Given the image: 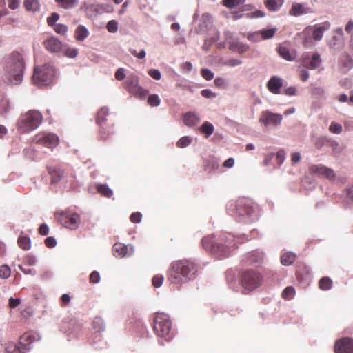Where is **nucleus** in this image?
<instances>
[{
  "label": "nucleus",
  "instance_id": "obj_31",
  "mask_svg": "<svg viewBox=\"0 0 353 353\" xmlns=\"http://www.w3.org/2000/svg\"><path fill=\"white\" fill-rule=\"evenodd\" d=\"M55 1L64 9H72L79 3V0H55Z\"/></svg>",
  "mask_w": 353,
  "mask_h": 353
},
{
  "label": "nucleus",
  "instance_id": "obj_55",
  "mask_svg": "<svg viewBox=\"0 0 353 353\" xmlns=\"http://www.w3.org/2000/svg\"><path fill=\"white\" fill-rule=\"evenodd\" d=\"M276 159L279 166L281 165L285 159V151L283 150L278 151L276 154Z\"/></svg>",
  "mask_w": 353,
  "mask_h": 353
},
{
  "label": "nucleus",
  "instance_id": "obj_59",
  "mask_svg": "<svg viewBox=\"0 0 353 353\" xmlns=\"http://www.w3.org/2000/svg\"><path fill=\"white\" fill-rule=\"evenodd\" d=\"M201 96L204 98L212 99L216 97V94L210 89H205L201 91Z\"/></svg>",
  "mask_w": 353,
  "mask_h": 353
},
{
  "label": "nucleus",
  "instance_id": "obj_19",
  "mask_svg": "<svg viewBox=\"0 0 353 353\" xmlns=\"http://www.w3.org/2000/svg\"><path fill=\"white\" fill-rule=\"evenodd\" d=\"M339 67L343 73H347L353 68V58L348 53H343L339 59Z\"/></svg>",
  "mask_w": 353,
  "mask_h": 353
},
{
  "label": "nucleus",
  "instance_id": "obj_20",
  "mask_svg": "<svg viewBox=\"0 0 353 353\" xmlns=\"http://www.w3.org/2000/svg\"><path fill=\"white\" fill-rule=\"evenodd\" d=\"M283 86V80L277 76L272 77L267 83L268 90L274 94L281 93V88Z\"/></svg>",
  "mask_w": 353,
  "mask_h": 353
},
{
  "label": "nucleus",
  "instance_id": "obj_46",
  "mask_svg": "<svg viewBox=\"0 0 353 353\" xmlns=\"http://www.w3.org/2000/svg\"><path fill=\"white\" fill-rule=\"evenodd\" d=\"M10 268L7 265L0 266V278L8 279L10 276Z\"/></svg>",
  "mask_w": 353,
  "mask_h": 353
},
{
  "label": "nucleus",
  "instance_id": "obj_13",
  "mask_svg": "<svg viewBox=\"0 0 353 353\" xmlns=\"http://www.w3.org/2000/svg\"><path fill=\"white\" fill-rule=\"evenodd\" d=\"M283 120V116L279 113H274L270 110H264L261 112L259 122L265 126L279 125Z\"/></svg>",
  "mask_w": 353,
  "mask_h": 353
},
{
  "label": "nucleus",
  "instance_id": "obj_37",
  "mask_svg": "<svg viewBox=\"0 0 353 353\" xmlns=\"http://www.w3.org/2000/svg\"><path fill=\"white\" fill-rule=\"evenodd\" d=\"M92 325L97 332H101L105 330V323L101 317H95Z\"/></svg>",
  "mask_w": 353,
  "mask_h": 353
},
{
  "label": "nucleus",
  "instance_id": "obj_41",
  "mask_svg": "<svg viewBox=\"0 0 353 353\" xmlns=\"http://www.w3.org/2000/svg\"><path fill=\"white\" fill-rule=\"evenodd\" d=\"M246 0H223V5L228 8H234L243 4Z\"/></svg>",
  "mask_w": 353,
  "mask_h": 353
},
{
  "label": "nucleus",
  "instance_id": "obj_57",
  "mask_svg": "<svg viewBox=\"0 0 353 353\" xmlns=\"http://www.w3.org/2000/svg\"><path fill=\"white\" fill-rule=\"evenodd\" d=\"M101 279L100 274L97 271H93L90 275V281L94 284L99 283Z\"/></svg>",
  "mask_w": 353,
  "mask_h": 353
},
{
  "label": "nucleus",
  "instance_id": "obj_3",
  "mask_svg": "<svg viewBox=\"0 0 353 353\" xmlns=\"http://www.w3.org/2000/svg\"><path fill=\"white\" fill-rule=\"evenodd\" d=\"M198 271L197 265L191 261L173 262L167 272L168 279L173 284H182L192 280Z\"/></svg>",
  "mask_w": 353,
  "mask_h": 353
},
{
  "label": "nucleus",
  "instance_id": "obj_17",
  "mask_svg": "<svg viewBox=\"0 0 353 353\" xmlns=\"http://www.w3.org/2000/svg\"><path fill=\"white\" fill-rule=\"evenodd\" d=\"M113 253L116 257H125L131 256L134 252L133 246L126 245L121 243H117L112 248Z\"/></svg>",
  "mask_w": 353,
  "mask_h": 353
},
{
  "label": "nucleus",
  "instance_id": "obj_33",
  "mask_svg": "<svg viewBox=\"0 0 353 353\" xmlns=\"http://www.w3.org/2000/svg\"><path fill=\"white\" fill-rule=\"evenodd\" d=\"M23 5L28 11L36 12L39 9L38 0H24Z\"/></svg>",
  "mask_w": 353,
  "mask_h": 353
},
{
  "label": "nucleus",
  "instance_id": "obj_58",
  "mask_svg": "<svg viewBox=\"0 0 353 353\" xmlns=\"http://www.w3.org/2000/svg\"><path fill=\"white\" fill-rule=\"evenodd\" d=\"M148 74L155 80H159L161 78V72L157 69H151L148 71Z\"/></svg>",
  "mask_w": 353,
  "mask_h": 353
},
{
  "label": "nucleus",
  "instance_id": "obj_15",
  "mask_svg": "<svg viewBox=\"0 0 353 353\" xmlns=\"http://www.w3.org/2000/svg\"><path fill=\"white\" fill-rule=\"evenodd\" d=\"M330 23L329 21H325L321 23L315 24L313 26H307L305 29V32L309 33L312 32V37L315 41L322 39L324 32L329 30Z\"/></svg>",
  "mask_w": 353,
  "mask_h": 353
},
{
  "label": "nucleus",
  "instance_id": "obj_51",
  "mask_svg": "<svg viewBox=\"0 0 353 353\" xmlns=\"http://www.w3.org/2000/svg\"><path fill=\"white\" fill-rule=\"evenodd\" d=\"M163 281H164V277L163 275H161V274L155 275L152 278V285L155 288H159L162 285Z\"/></svg>",
  "mask_w": 353,
  "mask_h": 353
},
{
  "label": "nucleus",
  "instance_id": "obj_23",
  "mask_svg": "<svg viewBox=\"0 0 353 353\" xmlns=\"http://www.w3.org/2000/svg\"><path fill=\"white\" fill-rule=\"evenodd\" d=\"M89 36V31L88 28L83 26L79 25L77 27L74 32V37L78 41H84Z\"/></svg>",
  "mask_w": 353,
  "mask_h": 353
},
{
  "label": "nucleus",
  "instance_id": "obj_12",
  "mask_svg": "<svg viewBox=\"0 0 353 353\" xmlns=\"http://www.w3.org/2000/svg\"><path fill=\"white\" fill-rule=\"evenodd\" d=\"M81 221L80 215L77 213L63 212L59 217V221L65 228L70 230L78 228Z\"/></svg>",
  "mask_w": 353,
  "mask_h": 353
},
{
  "label": "nucleus",
  "instance_id": "obj_62",
  "mask_svg": "<svg viewBox=\"0 0 353 353\" xmlns=\"http://www.w3.org/2000/svg\"><path fill=\"white\" fill-rule=\"evenodd\" d=\"M39 232L41 235L46 236L49 233V228L46 223H43L39 228Z\"/></svg>",
  "mask_w": 353,
  "mask_h": 353
},
{
  "label": "nucleus",
  "instance_id": "obj_38",
  "mask_svg": "<svg viewBox=\"0 0 353 353\" xmlns=\"http://www.w3.org/2000/svg\"><path fill=\"white\" fill-rule=\"evenodd\" d=\"M277 31L276 28H272L270 29H263L260 30L263 40H267L272 38L276 32Z\"/></svg>",
  "mask_w": 353,
  "mask_h": 353
},
{
  "label": "nucleus",
  "instance_id": "obj_25",
  "mask_svg": "<svg viewBox=\"0 0 353 353\" xmlns=\"http://www.w3.org/2000/svg\"><path fill=\"white\" fill-rule=\"evenodd\" d=\"M263 254L259 251H252L247 256L248 262L250 264H259L263 261Z\"/></svg>",
  "mask_w": 353,
  "mask_h": 353
},
{
  "label": "nucleus",
  "instance_id": "obj_1",
  "mask_svg": "<svg viewBox=\"0 0 353 353\" xmlns=\"http://www.w3.org/2000/svg\"><path fill=\"white\" fill-rule=\"evenodd\" d=\"M226 210L230 215L234 216L237 221L245 223H252L259 216L258 205L247 198L230 201L227 204Z\"/></svg>",
  "mask_w": 353,
  "mask_h": 353
},
{
  "label": "nucleus",
  "instance_id": "obj_60",
  "mask_svg": "<svg viewBox=\"0 0 353 353\" xmlns=\"http://www.w3.org/2000/svg\"><path fill=\"white\" fill-rule=\"evenodd\" d=\"M45 244L48 248H52L56 246L57 241L54 237L49 236L45 239Z\"/></svg>",
  "mask_w": 353,
  "mask_h": 353
},
{
  "label": "nucleus",
  "instance_id": "obj_27",
  "mask_svg": "<svg viewBox=\"0 0 353 353\" xmlns=\"http://www.w3.org/2000/svg\"><path fill=\"white\" fill-rule=\"evenodd\" d=\"M17 243L19 246L24 250H29L31 248V240L28 235H19Z\"/></svg>",
  "mask_w": 353,
  "mask_h": 353
},
{
  "label": "nucleus",
  "instance_id": "obj_32",
  "mask_svg": "<svg viewBox=\"0 0 353 353\" xmlns=\"http://www.w3.org/2000/svg\"><path fill=\"white\" fill-rule=\"evenodd\" d=\"M200 130L203 134H205V137L208 138L213 134L214 128L211 123L205 121L200 127Z\"/></svg>",
  "mask_w": 353,
  "mask_h": 353
},
{
  "label": "nucleus",
  "instance_id": "obj_56",
  "mask_svg": "<svg viewBox=\"0 0 353 353\" xmlns=\"http://www.w3.org/2000/svg\"><path fill=\"white\" fill-rule=\"evenodd\" d=\"M241 63H242V61L239 59H231L226 60L223 63V65H228L230 67H236V66L241 65Z\"/></svg>",
  "mask_w": 353,
  "mask_h": 353
},
{
  "label": "nucleus",
  "instance_id": "obj_52",
  "mask_svg": "<svg viewBox=\"0 0 353 353\" xmlns=\"http://www.w3.org/2000/svg\"><path fill=\"white\" fill-rule=\"evenodd\" d=\"M59 19V14L57 12H53L50 17L47 19L48 24L50 26L53 27L56 25V22Z\"/></svg>",
  "mask_w": 353,
  "mask_h": 353
},
{
  "label": "nucleus",
  "instance_id": "obj_28",
  "mask_svg": "<svg viewBox=\"0 0 353 353\" xmlns=\"http://www.w3.org/2000/svg\"><path fill=\"white\" fill-rule=\"evenodd\" d=\"M49 173L51 176L52 183H58L63 176V170L59 168H49Z\"/></svg>",
  "mask_w": 353,
  "mask_h": 353
},
{
  "label": "nucleus",
  "instance_id": "obj_53",
  "mask_svg": "<svg viewBox=\"0 0 353 353\" xmlns=\"http://www.w3.org/2000/svg\"><path fill=\"white\" fill-rule=\"evenodd\" d=\"M201 76L207 81L212 80L214 78V73L209 69L203 68L201 71Z\"/></svg>",
  "mask_w": 353,
  "mask_h": 353
},
{
  "label": "nucleus",
  "instance_id": "obj_43",
  "mask_svg": "<svg viewBox=\"0 0 353 353\" xmlns=\"http://www.w3.org/2000/svg\"><path fill=\"white\" fill-rule=\"evenodd\" d=\"M192 142V139L188 136H184L181 137L176 143V145L179 148H185L188 146Z\"/></svg>",
  "mask_w": 353,
  "mask_h": 353
},
{
  "label": "nucleus",
  "instance_id": "obj_30",
  "mask_svg": "<svg viewBox=\"0 0 353 353\" xmlns=\"http://www.w3.org/2000/svg\"><path fill=\"white\" fill-rule=\"evenodd\" d=\"M307 67L312 70H315L318 67L320 66L321 64V56L319 53H314L312 56L311 59L310 60L309 63H307Z\"/></svg>",
  "mask_w": 353,
  "mask_h": 353
},
{
  "label": "nucleus",
  "instance_id": "obj_8",
  "mask_svg": "<svg viewBox=\"0 0 353 353\" xmlns=\"http://www.w3.org/2000/svg\"><path fill=\"white\" fill-rule=\"evenodd\" d=\"M262 276L256 271L247 270L242 273L241 283L243 294H248L258 288L262 283Z\"/></svg>",
  "mask_w": 353,
  "mask_h": 353
},
{
  "label": "nucleus",
  "instance_id": "obj_42",
  "mask_svg": "<svg viewBox=\"0 0 353 353\" xmlns=\"http://www.w3.org/2000/svg\"><path fill=\"white\" fill-rule=\"evenodd\" d=\"M279 55L285 60L290 61L292 59L290 50L284 46H279L278 48Z\"/></svg>",
  "mask_w": 353,
  "mask_h": 353
},
{
  "label": "nucleus",
  "instance_id": "obj_7",
  "mask_svg": "<svg viewBox=\"0 0 353 353\" xmlns=\"http://www.w3.org/2000/svg\"><path fill=\"white\" fill-rule=\"evenodd\" d=\"M39 339L40 336L37 333L26 332L21 336L19 345L10 343L6 347V353H26L31 349V343Z\"/></svg>",
  "mask_w": 353,
  "mask_h": 353
},
{
  "label": "nucleus",
  "instance_id": "obj_54",
  "mask_svg": "<svg viewBox=\"0 0 353 353\" xmlns=\"http://www.w3.org/2000/svg\"><path fill=\"white\" fill-rule=\"evenodd\" d=\"M107 29L110 32L114 33L118 30V23L115 20L110 21L107 24Z\"/></svg>",
  "mask_w": 353,
  "mask_h": 353
},
{
  "label": "nucleus",
  "instance_id": "obj_40",
  "mask_svg": "<svg viewBox=\"0 0 353 353\" xmlns=\"http://www.w3.org/2000/svg\"><path fill=\"white\" fill-rule=\"evenodd\" d=\"M319 288L323 290H327L332 288V281L329 277H323L319 281Z\"/></svg>",
  "mask_w": 353,
  "mask_h": 353
},
{
  "label": "nucleus",
  "instance_id": "obj_2",
  "mask_svg": "<svg viewBox=\"0 0 353 353\" xmlns=\"http://www.w3.org/2000/svg\"><path fill=\"white\" fill-rule=\"evenodd\" d=\"M202 245L205 250L216 258L222 259L228 256L234 250L236 241L232 234L224 233L219 236L211 235L203 237Z\"/></svg>",
  "mask_w": 353,
  "mask_h": 353
},
{
  "label": "nucleus",
  "instance_id": "obj_10",
  "mask_svg": "<svg viewBox=\"0 0 353 353\" xmlns=\"http://www.w3.org/2000/svg\"><path fill=\"white\" fill-rule=\"evenodd\" d=\"M125 89L137 97L139 99H144L147 94L148 90H144L139 85V79L137 76L134 74L129 75L125 81Z\"/></svg>",
  "mask_w": 353,
  "mask_h": 353
},
{
  "label": "nucleus",
  "instance_id": "obj_4",
  "mask_svg": "<svg viewBox=\"0 0 353 353\" xmlns=\"http://www.w3.org/2000/svg\"><path fill=\"white\" fill-rule=\"evenodd\" d=\"M5 78L13 84L21 83L23 80L25 63L23 57L18 52H12L6 61Z\"/></svg>",
  "mask_w": 353,
  "mask_h": 353
},
{
  "label": "nucleus",
  "instance_id": "obj_18",
  "mask_svg": "<svg viewBox=\"0 0 353 353\" xmlns=\"http://www.w3.org/2000/svg\"><path fill=\"white\" fill-rule=\"evenodd\" d=\"M45 48L51 53H58L61 51L63 46L61 41L55 37H51L43 41Z\"/></svg>",
  "mask_w": 353,
  "mask_h": 353
},
{
  "label": "nucleus",
  "instance_id": "obj_24",
  "mask_svg": "<svg viewBox=\"0 0 353 353\" xmlns=\"http://www.w3.org/2000/svg\"><path fill=\"white\" fill-rule=\"evenodd\" d=\"M283 4V0H265L264 5L270 12L279 11Z\"/></svg>",
  "mask_w": 353,
  "mask_h": 353
},
{
  "label": "nucleus",
  "instance_id": "obj_49",
  "mask_svg": "<svg viewBox=\"0 0 353 353\" xmlns=\"http://www.w3.org/2000/svg\"><path fill=\"white\" fill-rule=\"evenodd\" d=\"M295 294V290L293 287H287L283 291L282 296L284 299H291Z\"/></svg>",
  "mask_w": 353,
  "mask_h": 353
},
{
  "label": "nucleus",
  "instance_id": "obj_9",
  "mask_svg": "<svg viewBox=\"0 0 353 353\" xmlns=\"http://www.w3.org/2000/svg\"><path fill=\"white\" fill-rule=\"evenodd\" d=\"M172 323L168 315L165 313H157L154 321V329L159 337L165 338L169 341L171 336L169 335Z\"/></svg>",
  "mask_w": 353,
  "mask_h": 353
},
{
  "label": "nucleus",
  "instance_id": "obj_36",
  "mask_svg": "<svg viewBox=\"0 0 353 353\" xmlns=\"http://www.w3.org/2000/svg\"><path fill=\"white\" fill-rule=\"evenodd\" d=\"M97 190L101 195L108 198L113 194L112 190L105 184H99L97 186Z\"/></svg>",
  "mask_w": 353,
  "mask_h": 353
},
{
  "label": "nucleus",
  "instance_id": "obj_16",
  "mask_svg": "<svg viewBox=\"0 0 353 353\" xmlns=\"http://www.w3.org/2000/svg\"><path fill=\"white\" fill-rule=\"evenodd\" d=\"M336 353H353V340L350 338H343L336 342Z\"/></svg>",
  "mask_w": 353,
  "mask_h": 353
},
{
  "label": "nucleus",
  "instance_id": "obj_14",
  "mask_svg": "<svg viewBox=\"0 0 353 353\" xmlns=\"http://www.w3.org/2000/svg\"><path fill=\"white\" fill-rule=\"evenodd\" d=\"M310 171L321 177H325L330 181H335L336 179V175L334 171L323 165H312L310 167Z\"/></svg>",
  "mask_w": 353,
  "mask_h": 353
},
{
  "label": "nucleus",
  "instance_id": "obj_11",
  "mask_svg": "<svg viewBox=\"0 0 353 353\" xmlns=\"http://www.w3.org/2000/svg\"><path fill=\"white\" fill-rule=\"evenodd\" d=\"M34 141L36 144L53 149L58 145L59 139L54 133L42 132L37 134L34 137Z\"/></svg>",
  "mask_w": 353,
  "mask_h": 353
},
{
  "label": "nucleus",
  "instance_id": "obj_6",
  "mask_svg": "<svg viewBox=\"0 0 353 353\" xmlns=\"http://www.w3.org/2000/svg\"><path fill=\"white\" fill-rule=\"evenodd\" d=\"M55 76V70L50 64H43L35 66L32 80L39 86H45L50 84Z\"/></svg>",
  "mask_w": 353,
  "mask_h": 353
},
{
  "label": "nucleus",
  "instance_id": "obj_29",
  "mask_svg": "<svg viewBox=\"0 0 353 353\" xmlns=\"http://www.w3.org/2000/svg\"><path fill=\"white\" fill-rule=\"evenodd\" d=\"M305 8L303 4L294 3L292 4L290 14L293 16H299L305 13Z\"/></svg>",
  "mask_w": 353,
  "mask_h": 353
},
{
  "label": "nucleus",
  "instance_id": "obj_5",
  "mask_svg": "<svg viewBox=\"0 0 353 353\" xmlns=\"http://www.w3.org/2000/svg\"><path fill=\"white\" fill-rule=\"evenodd\" d=\"M42 121V114L38 110H31L19 116L17 121V127L21 132L28 133L36 130Z\"/></svg>",
  "mask_w": 353,
  "mask_h": 353
},
{
  "label": "nucleus",
  "instance_id": "obj_26",
  "mask_svg": "<svg viewBox=\"0 0 353 353\" xmlns=\"http://www.w3.org/2000/svg\"><path fill=\"white\" fill-rule=\"evenodd\" d=\"M12 108V106L9 99L6 97H2L0 100V115L3 117L6 116Z\"/></svg>",
  "mask_w": 353,
  "mask_h": 353
},
{
  "label": "nucleus",
  "instance_id": "obj_63",
  "mask_svg": "<svg viewBox=\"0 0 353 353\" xmlns=\"http://www.w3.org/2000/svg\"><path fill=\"white\" fill-rule=\"evenodd\" d=\"M125 77L124 70L123 68H119L115 72V78L121 81Z\"/></svg>",
  "mask_w": 353,
  "mask_h": 353
},
{
  "label": "nucleus",
  "instance_id": "obj_34",
  "mask_svg": "<svg viewBox=\"0 0 353 353\" xmlns=\"http://www.w3.org/2000/svg\"><path fill=\"white\" fill-rule=\"evenodd\" d=\"M295 260V254L291 252L284 253L281 256V262L284 265H291Z\"/></svg>",
  "mask_w": 353,
  "mask_h": 353
},
{
  "label": "nucleus",
  "instance_id": "obj_22",
  "mask_svg": "<svg viewBox=\"0 0 353 353\" xmlns=\"http://www.w3.org/2000/svg\"><path fill=\"white\" fill-rule=\"evenodd\" d=\"M183 123L188 127H192L199 123L200 118L194 112H189L183 115Z\"/></svg>",
  "mask_w": 353,
  "mask_h": 353
},
{
  "label": "nucleus",
  "instance_id": "obj_35",
  "mask_svg": "<svg viewBox=\"0 0 353 353\" xmlns=\"http://www.w3.org/2000/svg\"><path fill=\"white\" fill-rule=\"evenodd\" d=\"M219 162L214 159L208 160L206 164L205 165V170L208 171L209 173L214 172L216 170L219 169Z\"/></svg>",
  "mask_w": 353,
  "mask_h": 353
},
{
  "label": "nucleus",
  "instance_id": "obj_61",
  "mask_svg": "<svg viewBox=\"0 0 353 353\" xmlns=\"http://www.w3.org/2000/svg\"><path fill=\"white\" fill-rule=\"evenodd\" d=\"M142 214L140 212L132 213L130 216V220L133 223H140L141 221Z\"/></svg>",
  "mask_w": 353,
  "mask_h": 353
},
{
  "label": "nucleus",
  "instance_id": "obj_50",
  "mask_svg": "<svg viewBox=\"0 0 353 353\" xmlns=\"http://www.w3.org/2000/svg\"><path fill=\"white\" fill-rule=\"evenodd\" d=\"M54 31L59 34L64 35L68 31V27L65 24L57 23L53 26Z\"/></svg>",
  "mask_w": 353,
  "mask_h": 353
},
{
  "label": "nucleus",
  "instance_id": "obj_48",
  "mask_svg": "<svg viewBox=\"0 0 353 353\" xmlns=\"http://www.w3.org/2000/svg\"><path fill=\"white\" fill-rule=\"evenodd\" d=\"M148 102L151 106H159L161 103V100L157 94H151L148 97Z\"/></svg>",
  "mask_w": 353,
  "mask_h": 353
},
{
  "label": "nucleus",
  "instance_id": "obj_64",
  "mask_svg": "<svg viewBox=\"0 0 353 353\" xmlns=\"http://www.w3.org/2000/svg\"><path fill=\"white\" fill-rule=\"evenodd\" d=\"M348 202L353 205V185L347 190Z\"/></svg>",
  "mask_w": 353,
  "mask_h": 353
},
{
  "label": "nucleus",
  "instance_id": "obj_44",
  "mask_svg": "<svg viewBox=\"0 0 353 353\" xmlns=\"http://www.w3.org/2000/svg\"><path fill=\"white\" fill-rule=\"evenodd\" d=\"M329 130L334 134H339L343 131V127L341 124L336 123V122H332L330 127Z\"/></svg>",
  "mask_w": 353,
  "mask_h": 353
},
{
  "label": "nucleus",
  "instance_id": "obj_39",
  "mask_svg": "<svg viewBox=\"0 0 353 353\" xmlns=\"http://www.w3.org/2000/svg\"><path fill=\"white\" fill-rule=\"evenodd\" d=\"M227 281L230 288L232 289L233 290H239L237 281H236L232 272L227 273Z\"/></svg>",
  "mask_w": 353,
  "mask_h": 353
},
{
  "label": "nucleus",
  "instance_id": "obj_47",
  "mask_svg": "<svg viewBox=\"0 0 353 353\" xmlns=\"http://www.w3.org/2000/svg\"><path fill=\"white\" fill-rule=\"evenodd\" d=\"M79 54V50L75 48H68L64 49V55L69 58H75L77 57Z\"/></svg>",
  "mask_w": 353,
  "mask_h": 353
},
{
  "label": "nucleus",
  "instance_id": "obj_45",
  "mask_svg": "<svg viewBox=\"0 0 353 353\" xmlns=\"http://www.w3.org/2000/svg\"><path fill=\"white\" fill-rule=\"evenodd\" d=\"M247 37L252 42H259L263 40L260 30L249 33Z\"/></svg>",
  "mask_w": 353,
  "mask_h": 353
},
{
  "label": "nucleus",
  "instance_id": "obj_21",
  "mask_svg": "<svg viewBox=\"0 0 353 353\" xmlns=\"http://www.w3.org/2000/svg\"><path fill=\"white\" fill-rule=\"evenodd\" d=\"M108 109L105 107L101 108V110L98 112L97 116V123L100 126L101 130V137L103 139H106L108 138L107 136L105 135V128H103V123L105 121V117L108 114Z\"/></svg>",
  "mask_w": 353,
  "mask_h": 353
}]
</instances>
